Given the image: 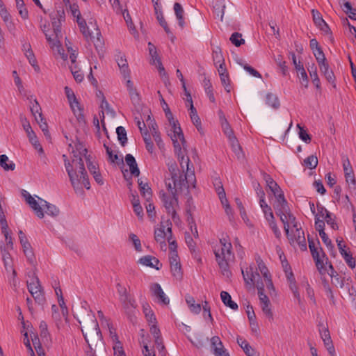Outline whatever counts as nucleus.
I'll return each mask as SVG.
<instances>
[{
  "mask_svg": "<svg viewBox=\"0 0 356 356\" xmlns=\"http://www.w3.org/2000/svg\"><path fill=\"white\" fill-rule=\"evenodd\" d=\"M330 268L331 270L330 276L332 278V283L334 284L336 286H339L342 288L344 285L343 279L341 278V276L334 270L332 265H330Z\"/></svg>",
  "mask_w": 356,
  "mask_h": 356,
  "instance_id": "nucleus-38",
  "label": "nucleus"
},
{
  "mask_svg": "<svg viewBox=\"0 0 356 356\" xmlns=\"http://www.w3.org/2000/svg\"><path fill=\"white\" fill-rule=\"evenodd\" d=\"M266 103L275 109L278 108L280 106L278 97L273 93H268L266 95Z\"/></svg>",
  "mask_w": 356,
  "mask_h": 356,
  "instance_id": "nucleus-40",
  "label": "nucleus"
},
{
  "mask_svg": "<svg viewBox=\"0 0 356 356\" xmlns=\"http://www.w3.org/2000/svg\"><path fill=\"white\" fill-rule=\"evenodd\" d=\"M76 22L79 26L81 32L83 33V35H84L85 38H90V40H92L95 46L101 45L102 44V35L98 29L97 30V36L96 38V41H95V40H93L94 37H92L91 35V34L88 30L86 20L81 17H79V18L78 17L76 19Z\"/></svg>",
  "mask_w": 356,
  "mask_h": 356,
  "instance_id": "nucleus-14",
  "label": "nucleus"
},
{
  "mask_svg": "<svg viewBox=\"0 0 356 356\" xmlns=\"http://www.w3.org/2000/svg\"><path fill=\"white\" fill-rule=\"evenodd\" d=\"M104 146L106 149V152L107 155L108 156L109 160L112 162H118V160H119L118 156L117 154H113V150L110 147L106 145V144H104Z\"/></svg>",
  "mask_w": 356,
  "mask_h": 356,
  "instance_id": "nucleus-63",
  "label": "nucleus"
},
{
  "mask_svg": "<svg viewBox=\"0 0 356 356\" xmlns=\"http://www.w3.org/2000/svg\"><path fill=\"white\" fill-rule=\"evenodd\" d=\"M177 156L180 167L184 174L177 175L176 172L172 174V179L175 186L193 184L195 181L194 170L190 167V159L188 156L185 155V149L179 148L175 151Z\"/></svg>",
  "mask_w": 356,
  "mask_h": 356,
  "instance_id": "nucleus-2",
  "label": "nucleus"
},
{
  "mask_svg": "<svg viewBox=\"0 0 356 356\" xmlns=\"http://www.w3.org/2000/svg\"><path fill=\"white\" fill-rule=\"evenodd\" d=\"M116 134L120 143L122 146H124L127 142V131L122 126L118 127L116 129Z\"/></svg>",
  "mask_w": 356,
  "mask_h": 356,
  "instance_id": "nucleus-46",
  "label": "nucleus"
},
{
  "mask_svg": "<svg viewBox=\"0 0 356 356\" xmlns=\"http://www.w3.org/2000/svg\"><path fill=\"white\" fill-rule=\"evenodd\" d=\"M324 220L332 229H338V225L336 222L335 219L332 217L331 213H330L329 214L327 213V216L325 217Z\"/></svg>",
  "mask_w": 356,
  "mask_h": 356,
  "instance_id": "nucleus-62",
  "label": "nucleus"
},
{
  "mask_svg": "<svg viewBox=\"0 0 356 356\" xmlns=\"http://www.w3.org/2000/svg\"><path fill=\"white\" fill-rule=\"evenodd\" d=\"M1 253L6 271H11L13 275H16V270L13 268V261L10 253L6 249L4 244L0 245Z\"/></svg>",
  "mask_w": 356,
  "mask_h": 356,
  "instance_id": "nucleus-19",
  "label": "nucleus"
},
{
  "mask_svg": "<svg viewBox=\"0 0 356 356\" xmlns=\"http://www.w3.org/2000/svg\"><path fill=\"white\" fill-rule=\"evenodd\" d=\"M305 165L309 169H314L318 165V159L316 156L311 155L304 160Z\"/></svg>",
  "mask_w": 356,
  "mask_h": 356,
  "instance_id": "nucleus-51",
  "label": "nucleus"
},
{
  "mask_svg": "<svg viewBox=\"0 0 356 356\" xmlns=\"http://www.w3.org/2000/svg\"><path fill=\"white\" fill-rule=\"evenodd\" d=\"M116 62L118 65L120 70L121 73L123 74L124 78H129L130 76V70L129 69V65L127 60L124 56H123L121 53H119L116 55Z\"/></svg>",
  "mask_w": 356,
  "mask_h": 356,
  "instance_id": "nucleus-21",
  "label": "nucleus"
},
{
  "mask_svg": "<svg viewBox=\"0 0 356 356\" xmlns=\"http://www.w3.org/2000/svg\"><path fill=\"white\" fill-rule=\"evenodd\" d=\"M321 336L328 353L331 355V356H335V350L332 343V341L331 339L329 330L327 329L323 330L321 332Z\"/></svg>",
  "mask_w": 356,
  "mask_h": 356,
  "instance_id": "nucleus-23",
  "label": "nucleus"
},
{
  "mask_svg": "<svg viewBox=\"0 0 356 356\" xmlns=\"http://www.w3.org/2000/svg\"><path fill=\"white\" fill-rule=\"evenodd\" d=\"M257 263L258 266V269L259 270L261 274L263 275L264 280L262 279L261 280L264 282V284H266V286L269 293L272 295L275 292V289L272 282L271 275L265 264L263 262L261 259H258L257 260Z\"/></svg>",
  "mask_w": 356,
  "mask_h": 356,
  "instance_id": "nucleus-12",
  "label": "nucleus"
},
{
  "mask_svg": "<svg viewBox=\"0 0 356 356\" xmlns=\"http://www.w3.org/2000/svg\"><path fill=\"white\" fill-rule=\"evenodd\" d=\"M169 261L172 275L177 279H180L182 277V272L177 251L170 252Z\"/></svg>",
  "mask_w": 356,
  "mask_h": 356,
  "instance_id": "nucleus-16",
  "label": "nucleus"
},
{
  "mask_svg": "<svg viewBox=\"0 0 356 356\" xmlns=\"http://www.w3.org/2000/svg\"><path fill=\"white\" fill-rule=\"evenodd\" d=\"M313 20L315 24L318 26H325V21L322 18L321 13L318 10H312Z\"/></svg>",
  "mask_w": 356,
  "mask_h": 356,
  "instance_id": "nucleus-54",
  "label": "nucleus"
},
{
  "mask_svg": "<svg viewBox=\"0 0 356 356\" xmlns=\"http://www.w3.org/2000/svg\"><path fill=\"white\" fill-rule=\"evenodd\" d=\"M242 35L238 32H234L232 34L229 40L236 47H240L242 44H244L245 40L241 38Z\"/></svg>",
  "mask_w": 356,
  "mask_h": 356,
  "instance_id": "nucleus-49",
  "label": "nucleus"
},
{
  "mask_svg": "<svg viewBox=\"0 0 356 356\" xmlns=\"http://www.w3.org/2000/svg\"><path fill=\"white\" fill-rule=\"evenodd\" d=\"M212 58L216 67H217L218 64L225 63V59L220 47L216 46L213 49Z\"/></svg>",
  "mask_w": 356,
  "mask_h": 356,
  "instance_id": "nucleus-35",
  "label": "nucleus"
},
{
  "mask_svg": "<svg viewBox=\"0 0 356 356\" xmlns=\"http://www.w3.org/2000/svg\"><path fill=\"white\" fill-rule=\"evenodd\" d=\"M264 218L267 220L269 227L271 228V229L273 232L276 238H280V236L281 235V232H280V231L276 224V222L275 220V217H274L273 213L272 212L270 214H268V216H265Z\"/></svg>",
  "mask_w": 356,
  "mask_h": 356,
  "instance_id": "nucleus-32",
  "label": "nucleus"
},
{
  "mask_svg": "<svg viewBox=\"0 0 356 356\" xmlns=\"http://www.w3.org/2000/svg\"><path fill=\"white\" fill-rule=\"evenodd\" d=\"M160 197L166 212L171 215L172 219L175 223L178 222L179 218L177 214V209L179 208V203L177 194H167L165 192H161Z\"/></svg>",
  "mask_w": 356,
  "mask_h": 356,
  "instance_id": "nucleus-5",
  "label": "nucleus"
},
{
  "mask_svg": "<svg viewBox=\"0 0 356 356\" xmlns=\"http://www.w3.org/2000/svg\"><path fill=\"white\" fill-rule=\"evenodd\" d=\"M40 337L42 339H48L49 333L48 332L47 324L45 321H41L39 325Z\"/></svg>",
  "mask_w": 356,
  "mask_h": 356,
  "instance_id": "nucleus-56",
  "label": "nucleus"
},
{
  "mask_svg": "<svg viewBox=\"0 0 356 356\" xmlns=\"http://www.w3.org/2000/svg\"><path fill=\"white\" fill-rule=\"evenodd\" d=\"M53 31L51 33H45V37L51 48H56L58 51L60 47V43L58 40L59 35H61V24L65 21V15L63 8L57 10L50 15Z\"/></svg>",
  "mask_w": 356,
  "mask_h": 356,
  "instance_id": "nucleus-3",
  "label": "nucleus"
},
{
  "mask_svg": "<svg viewBox=\"0 0 356 356\" xmlns=\"http://www.w3.org/2000/svg\"><path fill=\"white\" fill-rule=\"evenodd\" d=\"M190 111V118L191 119V121L193 122V124L196 127L197 130L201 132L202 131V123L200 118H199L196 108L194 107L193 104L191 105V107L189 108Z\"/></svg>",
  "mask_w": 356,
  "mask_h": 356,
  "instance_id": "nucleus-30",
  "label": "nucleus"
},
{
  "mask_svg": "<svg viewBox=\"0 0 356 356\" xmlns=\"http://www.w3.org/2000/svg\"><path fill=\"white\" fill-rule=\"evenodd\" d=\"M0 165L5 170H14L15 168V164L10 161L8 157L5 154L0 156Z\"/></svg>",
  "mask_w": 356,
  "mask_h": 356,
  "instance_id": "nucleus-37",
  "label": "nucleus"
},
{
  "mask_svg": "<svg viewBox=\"0 0 356 356\" xmlns=\"http://www.w3.org/2000/svg\"><path fill=\"white\" fill-rule=\"evenodd\" d=\"M264 179L266 182L267 186L275 195L277 200V204L281 205L282 208L286 210V209H287V201L284 197V193L281 188L269 175L265 173L264 175Z\"/></svg>",
  "mask_w": 356,
  "mask_h": 356,
  "instance_id": "nucleus-6",
  "label": "nucleus"
},
{
  "mask_svg": "<svg viewBox=\"0 0 356 356\" xmlns=\"http://www.w3.org/2000/svg\"><path fill=\"white\" fill-rule=\"evenodd\" d=\"M313 54L316 59L318 64L327 60L321 48L313 51Z\"/></svg>",
  "mask_w": 356,
  "mask_h": 356,
  "instance_id": "nucleus-64",
  "label": "nucleus"
},
{
  "mask_svg": "<svg viewBox=\"0 0 356 356\" xmlns=\"http://www.w3.org/2000/svg\"><path fill=\"white\" fill-rule=\"evenodd\" d=\"M174 11L177 19L179 21V25L183 28L184 26V9L181 5L179 3H175L174 4Z\"/></svg>",
  "mask_w": 356,
  "mask_h": 356,
  "instance_id": "nucleus-34",
  "label": "nucleus"
},
{
  "mask_svg": "<svg viewBox=\"0 0 356 356\" xmlns=\"http://www.w3.org/2000/svg\"><path fill=\"white\" fill-rule=\"evenodd\" d=\"M125 161L127 164L129 166V170L131 174L135 177H138L140 175V170L138 167L136 159L133 156V155L127 154L125 156Z\"/></svg>",
  "mask_w": 356,
  "mask_h": 356,
  "instance_id": "nucleus-27",
  "label": "nucleus"
},
{
  "mask_svg": "<svg viewBox=\"0 0 356 356\" xmlns=\"http://www.w3.org/2000/svg\"><path fill=\"white\" fill-rule=\"evenodd\" d=\"M241 270L245 284L250 286L255 285L257 287L260 305L269 302L270 300L268 297L264 293L266 284H264V282L261 280L260 275L257 270L254 271V268L250 266L247 267L245 270L242 269Z\"/></svg>",
  "mask_w": 356,
  "mask_h": 356,
  "instance_id": "nucleus-4",
  "label": "nucleus"
},
{
  "mask_svg": "<svg viewBox=\"0 0 356 356\" xmlns=\"http://www.w3.org/2000/svg\"><path fill=\"white\" fill-rule=\"evenodd\" d=\"M148 49L149 55L152 56L153 63L158 67L159 71L161 73L165 71V69L162 65L161 59L157 54L156 47L151 42L148 43Z\"/></svg>",
  "mask_w": 356,
  "mask_h": 356,
  "instance_id": "nucleus-24",
  "label": "nucleus"
},
{
  "mask_svg": "<svg viewBox=\"0 0 356 356\" xmlns=\"http://www.w3.org/2000/svg\"><path fill=\"white\" fill-rule=\"evenodd\" d=\"M156 18H157V20L159 21V24L163 28L164 31H165V33L170 35H171V39L172 40V38H174L173 35L172 34L168 26V24H167V22L165 21V18H164V16L163 15V13L162 12H158L157 10L156 11Z\"/></svg>",
  "mask_w": 356,
  "mask_h": 356,
  "instance_id": "nucleus-41",
  "label": "nucleus"
},
{
  "mask_svg": "<svg viewBox=\"0 0 356 356\" xmlns=\"http://www.w3.org/2000/svg\"><path fill=\"white\" fill-rule=\"evenodd\" d=\"M260 306L266 316L268 317L269 320L273 321V314L270 307V302L262 304Z\"/></svg>",
  "mask_w": 356,
  "mask_h": 356,
  "instance_id": "nucleus-55",
  "label": "nucleus"
},
{
  "mask_svg": "<svg viewBox=\"0 0 356 356\" xmlns=\"http://www.w3.org/2000/svg\"><path fill=\"white\" fill-rule=\"evenodd\" d=\"M31 135L28 136L29 139L34 148L41 154H44V150L42 145L40 144L37 136L35 133H31Z\"/></svg>",
  "mask_w": 356,
  "mask_h": 356,
  "instance_id": "nucleus-47",
  "label": "nucleus"
},
{
  "mask_svg": "<svg viewBox=\"0 0 356 356\" xmlns=\"http://www.w3.org/2000/svg\"><path fill=\"white\" fill-rule=\"evenodd\" d=\"M286 234L291 245L297 244L301 250H307L305 234L301 227H296L295 231L292 229L291 233L289 231L288 234Z\"/></svg>",
  "mask_w": 356,
  "mask_h": 356,
  "instance_id": "nucleus-11",
  "label": "nucleus"
},
{
  "mask_svg": "<svg viewBox=\"0 0 356 356\" xmlns=\"http://www.w3.org/2000/svg\"><path fill=\"white\" fill-rule=\"evenodd\" d=\"M23 248L24 253L30 263L34 261V254L31 249V244L29 241L21 244Z\"/></svg>",
  "mask_w": 356,
  "mask_h": 356,
  "instance_id": "nucleus-43",
  "label": "nucleus"
},
{
  "mask_svg": "<svg viewBox=\"0 0 356 356\" xmlns=\"http://www.w3.org/2000/svg\"><path fill=\"white\" fill-rule=\"evenodd\" d=\"M220 81L225 90L227 92H230L231 91V86H230V79L229 76V74H223L220 76Z\"/></svg>",
  "mask_w": 356,
  "mask_h": 356,
  "instance_id": "nucleus-57",
  "label": "nucleus"
},
{
  "mask_svg": "<svg viewBox=\"0 0 356 356\" xmlns=\"http://www.w3.org/2000/svg\"><path fill=\"white\" fill-rule=\"evenodd\" d=\"M317 212L315 214V218H325V216H327V213L329 214L330 212H329L323 205H321L320 203H317Z\"/></svg>",
  "mask_w": 356,
  "mask_h": 356,
  "instance_id": "nucleus-58",
  "label": "nucleus"
},
{
  "mask_svg": "<svg viewBox=\"0 0 356 356\" xmlns=\"http://www.w3.org/2000/svg\"><path fill=\"white\" fill-rule=\"evenodd\" d=\"M150 291L152 294L158 298L159 303L164 305L169 304V298L165 296L159 284L154 283L151 284Z\"/></svg>",
  "mask_w": 356,
  "mask_h": 356,
  "instance_id": "nucleus-18",
  "label": "nucleus"
},
{
  "mask_svg": "<svg viewBox=\"0 0 356 356\" xmlns=\"http://www.w3.org/2000/svg\"><path fill=\"white\" fill-rule=\"evenodd\" d=\"M211 346L215 356H230L229 353L224 348V346L219 337L214 336L211 339Z\"/></svg>",
  "mask_w": 356,
  "mask_h": 356,
  "instance_id": "nucleus-17",
  "label": "nucleus"
},
{
  "mask_svg": "<svg viewBox=\"0 0 356 356\" xmlns=\"http://www.w3.org/2000/svg\"><path fill=\"white\" fill-rule=\"evenodd\" d=\"M233 259H216L219 268L223 276L229 278L232 276V272L229 269V262Z\"/></svg>",
  "mask_w": 356,
  "mask_h": 356,
  "instance_id": "nucleus-28",
  "label": "nucleus"
},
{
  "mask_svg": "<svg viewBox=\"0 0 356 356\" xmlns=\"http://www.w3.org/2000/svg\"><path fill=\"white\" fill-rule=\"evenodd\" d=\"M138 262L144 266H149L156 270H159L162 266L159 260L151 255H147L140 258Z\"/></svg>",
  "mask_w": 356,
  "mask_h": 356,
  "instance_id": "nucleus-22",
  "label": "nucleus"
},
{
  "mask_svg": "<svg viewBox=\"0 0 356 356\" xmlns=\"http://www.w3.org/2000/svg\"><path fill=\"white\" fill-rule=\"evenodd\" d=\"M297 127L299 129L298 135L300 138L306 143H309L311 142L312 138L310 135L307 133V130H305L303 127H300L299 124H298Z\"/></svg>",
  "mask_w": 356,
  "mask_h": 356,
  "instance_id": "nucleus-52",
  "label": "nucleus"
},
{
  "mask_svg": "<svg viewBox=\"0 0 356 356\" xmlns=\"http://www.w3.org/2000/svg\"><path fill=\"white\" fill-rule=\"evenodd\" d=\"M222 129L225 134L229 138V140L234 145V143H237L236 138L234 134V131L231 128L228 121L220 123Z\"/></svg>",
  "mask_w": 356,
  "mask_h": 356,
  "instance_id": "nucleus-33",
  "label": "nucleus"
},
{
  "mask_svg": "<svg viewBox=\"0 0 356 356\" xmlns=\"http://www.w3.org/2000/svg\"><path fill=\"white\" fill-rule=\"evenodd\" d=\"M65 93L70 104V107L72 109L74 113H76L74 110V104L77 105V99L73 92V90L67 86L65 87Z\"/></svg>",
  "mask_w": 356,
  "mask_h": 356,
  "instance_id": "nucleus-36",
  "label": "nucleus"
},
{
  "mask_svg": "<svg viewBox=\"0 0 356 356\" xmlns=\"http://www.w3.org/2000/svg\"><path fill=\"white\" fill-rule=\"evenodd\" d=\"M220 298L222 302L233 310L238 309V305L232 300L231 296L227 291H222L220 293Z\"/></svg>",
  "mask_w": 356,
  "mask_h": 356,
  "instance_id": "nucleus-31",
  "label": "nucleus"
},
{
  "mask_svg": "<svg viewBox=\"0 0 356 356\" xmlns=\"http://www.w3.org/2000/svg\"><path fill=\"white\" fill-rule=\"evenodd\" d=\"M168 236H172V222L170 220L161 222L159 227L154 231V238L161 244V248L162 245H166L165 239Z\"/></svg>",
  "mask_w": 356,
  "mask_h": 356,
  "instance_id": "nucleus-10",
  "label": "nucleus"
},
{
  "mask_svg": "<svg viewBox=\"0 0 356 356\" xmlns=\"http://www.w3.org/2000/svg\"><path fill=\"white\" fill-rule=\"evenodd\" d=\"M345 175L346 181L353 189L356 188V180L355 178V175L353 171L352 172H346Z\"/></svg>",
  "mask_w": 356,
  "mask_h": 356,
  "instance_id": "nucleus-59",
  "label": "nucleus"
},
{
  "mask_svg": "<svg viewBox=\"0 0 356 356\" xmlns=\"http://www.w3.org/2000/svg\"><path fill=\"white\" fill-rule=\"evenodd\" d=\"M232 245L230 241L226 238L220 239L219 247H215L213 252L216 259H234V254L232 252Z\"/></svg>",
  "mask_w": 356,
  "mask_h": 356,
  "instance_id": "nucleus-7",
  "label": "nucleus"
},
{
  "mask_svg": "<svg viewBox=\"0 0 356 356\" xmlns=\"http://www.w3.org/2000/svg\"><path fill=\"white\" fill-rule=\"evenodd\" d=\"M186 301L190 308V310L194 314H199L201 311L200 304H196L192 296H187Z\"/></svg>",
  "mask_w": 356,
  "mask_h": 356,
  "instance_id": "nucleus-44",
  "label": "nucleus"
},
{
  "mask_svg": "<svg viewBox=\"0 0 356 356\" xmlns=\"http://www.w3.org/2000/svg\"><path fill=\"white\" fill-rule=\"evenodd\" d=\"M22 195L24 197L26 203L29 205V207L34 211L35 215L40 218H42L44 217V212L42 209V206L40 204V202H38L35 200L31 195L28 193L26 191H22Z\"/></svg>",
  "mask_w": 356,
  "mask_h": 356,
  "instance_id": "nucleus-15",
  "label": "nucleus"
},
{
  "mask_svg": "<svg viewBox=\"0 0 356 356\" xmlns=\"http://www.w3.org/2000/svg\"><path fill=\"white\" fill-rule=\"evenodd\" d=\"M27 288L35 301L39 305H42L44 301V296L38 277H34L31 280L27 281Z\"/></svg>",
  "mask_w": 356,
  "mask_h": 356,
  "instance_id": "nucleus-9",
  "label": "nucleus"
},
{
  "mask_svg": "<svg viewBox=\"0 0 356 356\" xmlns=\"http://www.w3.org/2000/svg\"><path fill=\"white\" fill-rule=\"evenodd\" d=\"M140 192L142 196L147 200V202L150 201L152 197V192L151 188L147 185V187H142V189L140 190Z\"/></svg>",
  "mask_w": 356,
  "mask_h": 356,
  "instance_id": "nucleus-60",
  "label": "nucleus"
},
{
  "mask_svg": "<svg viewBox=\"0 0 356 356\" xmlns=\"http://www.w3.org/2000/svg\"><path fill=\"white\" fill-rule=\"evenodd\" d=\"M127 88L128 90L129 96L131 99H134L136 97L138 96L136 89L134 86L133 82L129 79V78H127Z\"/></svg>",
  "mask_w": 356,
  "mask_h": 356,
  "instance_id": "nucleus-53",
  "label": "nucleus"
},
{
  "mask_svg": "<svg viewBox=\"0 0 356 356\" xmlns=\"http://www.w3.org/2000/svg\"><path fill=\"white\" fill-rule=\"evenodd\" d=\"M168 135L170 136L175 151H177L178 149H185L186 140L184 139V134L181 129L177 122H173L172 126L169 131Z\"/></svg>",
  "mask_w": 356,
  "mask_h": 356,
  "instance_id": "nucleus-8",
  "label": "nucleus"
},
{
  "mask_svg": "<svg viewBox=\"0 0 356 356\" xmlns=\"http://www.w3.org/2000/svg\"><path fill=\"white\" fill-rule=\"evenodd\" d=\"M275 208L277 210L276 213L278 216H280V220L282 222V223L284 224V229L286 234H288V232L289 230V214H291L289 207L287 206V209H286V210H285L282 208L281 205L276 204Z\"/></svg>",
  "mask_w": 356,
  "mask_h": 356,
  "instance_id": "nucleus-20",
  "label": "nucleus"
},
{
  "mask_svg": "<svg viewBox=\"0 0 356 356\" xmlns=\"http://www.w3.org/2000/svg\"><path fill=\"white\" fill-rule=\"evenodd\" d=\"M31 111L37 122H38V118H40L41 121L44 120L41 112V108L36 99L34 100V103L31 106Z\"/></svg>",
  "mask_w": 356,
  "mask_h": 356,
  "instance_id": "nucleus-42",
  "label": "nucleus"
},
{
  "mask_svg": "<svg viewBox=\"0 0 356 356\" xmlns=\"http://www.w3.org/2000/svg\"><path fill=\"white\" fill-rule=\"evenodd\" d=\"M312 255L315 261L316 266L318 270H321L324 266V259L325 257V253L323 252L321 248L315 250L314 252H312Z\"/></svg>",
  "mask_w": 356,
  "mask_h": 356,
  "instance_id": "nucleus-26",
  "label": "nucleus"
},
{
  "mask_svg": "<svg viewBox=\"0 0 356 356\" xmlns=\"http://www.w3.org/2000/svg\"><path fill=\"white\" fill-rule=\"evenodd\" d=\"M38 200H40V204L43 207L47 209L46 213L51 216H57L59 214V209L54 204H51L44 200L37 197Z\"/></svg>",
  "mask_w": 356,
  "mask_h": 356,
  "instance_id": "nucleus-29",
  "label": "nucleus"
},
{
  "mask_svg": "<svg viewBox=\"0 0 356 356\" xmlns=\"http://www.w3.org/2000/svg\"><path fill=\"white\" fill-rule=\"evenodd\" d=\"M16 6L19 10L20 16L26 19L29 17V13L27 9L25 8L24 2L23 0H16Z\"/></svg>",
  "mask_w": 356,
  "mask_h": 356,
  "instance_id": "nucleus-48",
  "label": "nucleus"
},
{
  "mask_svg": "<svg viewBox=\"0 0 356 356\" xmlns=\"http://www.w3.org/2000/svg\"><path fill=\"white\" fill-rule=\"evenodd\" d=\"M142 136L145 143L146 149L149 153L152 154L154 152V146L152 141L150 134L148 133L147 130H145L144 133H142Z\"/></svg>",
  "mask_w": 356,
  "mask_h": 356,
  "instance_id": "nucleus-39",
  "label": "nucleus"
},
{
  "mask_svg": "<svg viewBox=\"0 0 356 356\" xmlns=\"http://www.w3.org/2000/svg\"><path fill=\"white\" fill-rule=\"evenodd\" d=\"M88 150L84 145L82 143L78 142L75 143L74 147H72V152L73 154V159L72 163L67 159L66 155H63L65 170L69 176L72 186L76 193L79 190L82 191L81 184H82L86 189L90 188L87 172L85 169L82 159V156H84L85 159L88 157L86 154Z\"/></svg>",
  "mask_w": 356,
  "mask_h": 356,
  "instance_id": "nucleus-1",
  "label": "nucleus"
},
{
  "mask_svg": "<svg viewBox=\"0 0 356 356\" xmlns=\"http://www.w3.org/2000/svg\"><path fill=\"white\" fill-rule=\"evenodd\" d=\"M0 15L4 22L6 24L8 28L11 30L14 28V24L11 21V16L6 8L0 10Z\"/></svg>",
  "mask_w": 356,
  "mask_h": 356,
  "instance_id": "nucleus-45",
  "label": "nucleus"
},
{
  "mask_svg": "<svg viewBox=\"0 0 356 356\" xmlns=\"http://www.w3.org/2000/svg\"><path fill=\"white\" fill-rule=\"evenodd\" d=\"M129 238L133 242V244L134 245V248H135L137 252H141L142 251V247H141L140 241L138 238V237L136 234H131L129 235Z\"/></svg>",
  "mask_w": 356,
  "mask_h": 356,
  "instance_id": "nucleus-61",
  "label": "nucleus"
},
{
  "mask_svg": "<svg viewBox=\"0 0 356 356\" xmlns=\"http://www.w3.org/2000/svg\"><path fill=\"white\" fill-rule=\"evenodd\" d=\"M119 300L122 304L123 309L127 313L131 309H135L136 307V300L129 293L122 297H119Z\"/></svg>",
  "mask_w": 356,
  "mask_h": 356,
  "instance_id": "nucleus-25",
  "label": "nucleus"
},
{
  "mask_svg": "<svg viewBox=\"0 0 356 356\" xmlns=\"http://www.w3.org/2000/svg\"><path fill=\"white\" fill-rule=\"evenodd\" d=\"M310 76L312 79L313 83L315 85L316 88L320 89L321 88V81L320 79L318 78L317 70L316 67H312V70H308Z\"/></svg>",
  "mask_w": 356,
  "mask_h": 356,
  "instance_id": "nucleus-50",
  "label": "nucleus"
},
{
  "mask_svg": "<svg viewBox=\"0 0 356 356\" xmlns=\"http://www.w3.org/2000/svg\"><path fill=\"white\" fill-rule=\"evenodd\" d=\"M337 243L339 252L346 261L347 265L350 268H354L355 267V259L353 257L349 248L344 244L343 238H337Z\"/></svg>",
  "mask_w": 356,
  "mask_h": 356,
  "instance_id": "nucleus-13",
  "label": "nucleus"
}]
</instances>
